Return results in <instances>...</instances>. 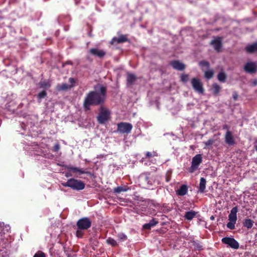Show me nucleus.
Returning <instances> with one entry per match:
<instances>
[{
    "label": "nucleus",
    "mask_w": 257,
    "mask_h": 257,
    "mask_svg": "<svg viewBox=\"0 0 257 257\" xmlns=\"http://www.w3.org/2000/svg\"><path fill=\"white\" fill-rule=\"evenodd\" d=\"M106 88L102 85H97L95 90L87 93L84 99L83 107L85 111L90 110L91 106L103 105L106 97Z\"/></svg>",
    "instance_id": "1"
},
{
    "label": "nucleus",
    "mask_w": 257,
    "mask_h": 257,
    "mask_svg": "<svg viewBox=\"0 0 257 257\" xmlns=\"http://www.w3.org/2000/svg\"><path fill=\"white\" fill-rule=\"evenodd\" d=\"M61 184L64 187H70L74 190H82L85 188V183L83 181L74 178H71Z\"/></svg>",
    "instance_id": "2"
},
{
    "label": "nucleus",
    "mask_w": 257,
    "mask_h": 257,
    "mask_svg": "<svg viewBox=\"0 0 257 257\" xmlns=\"http://www.w3.org/2000/svg\"><path fill=\"white\" fill-rule=\"evenodd\" d=\"M99 111L100 112L97 116V121L99 124H103L109 119L110 112L103 105L100 106Z\"/></svg>",
    "instance_id": "3"
},
{
    "label": "nucleus",
    "mask_w": 257,
    "mask_h": 257,
    "mask_svg": "<svg viewBox=\"0 0 257 257\" xmlns=\"http://www.w3.org/2000/svg\"><path fill=\"white\" fill-rule=\"evenodd\" d=\"M92 224V221L87 217L79 219L76 223L77 229L87 230L89 228Z\"/></svg>",
    "instance_id": "4"
},
{
    "label": "nucleus",
    "mask_w": 257,
    "mask_h": 257,
    "mask_svg": "<svg viewBox=\"0 0 257 257\" xmlns=\"http://www.w3.org/2000/svg\"><path fill=\"white\" fill-rule=\"evenodd\" d=\"M191 82L193 88L196 92L200 94L204 93V89L200 79L198 78H193L191 79Z\"/></svg>",
    "instance_id": "5"
},
{
    "label": "nucleus",
    "mask_w": 257,
    "mask_h": 257,
    "mask_svg": "<svg viewBox=\"0 0 257 257\" xmlns=\"http://www.w3.org/2000/svg\"><path fill=\"white\" fill-rule=\"evenodd\" d=\"M117 125V132L120 134H129L133 128L132 124L125 122H119Z\"/></svg>",
    "instance_id": "6"
},
{
    "label": "nucleus",
    "mask_w": 257,
    "mask_h": 257,
    "mask_svg": "<svg viewBox=\"0 0 257 257\" xmlns=\"http://www.w3.org/2000/svg\"><path fill=\"white\" fill-rule=\"evenodd\" d=\"M202 162V157L201 154H197L193 157L191 162V166L189 168L190 173H193L198 169L199 165Z\"/></svg>",
    "instance_id": "7"
},
{
    "label": "nucleus",
    "mask_w": 257,
    "mask_h": 257,
    "mask_svg": "<svg viewBox=\"0 0 257 257\" xmlns=\"http://www.w3.org/2000/svg\"><path fill=\"white\" fill-rule=\"evenodd\" d=\"M221 242L223 244L228 245L233 249H237L239 247V243L234 238L225 237L221 239Z\"/></svg>",
    "instance_id": "8"
},
{
    "label": "nucleus",
    "mask_w": 257,
    "mask_h": 257,
    "mask_svg": "<svg viewBox=\"0 0 257 257\" xmlns=\"http://www.w3.org/2000/svg\"><path fill=\"white\" fill-rule=\"evenodd\" d=\"M244 70L249 74H253L257 71V63L247 62L244 66Z\"/></svg>",
    "instance_id": "9"
},
{
    "label": "nucleus",
    "mask_w": 257,
    "mask_h": 257,
    "mask_svg": "<svg viewBox=\"0 0 257 257\" xmlns=\"http://www.w3.org/2000/svg\"><path fill=\"white\" fill-rule=\"evenodd\" d=\"M88 52L92 56L101 59L106 55V52L102 49H99L97 48H91L89 50Z\"/></svg>",
    "instance_id": "10"
},
{
    "label": "nucleus",
    "mask_w": 257,
    "mask_h": 257,
    "mask_svg": "<svg viewBox=\"0 0 257 257\" xmlns=\"http://www.w3.org/2000/svg\"><path fill=\"white\" fill-rule=\"evenodd\" d=\"M65 168L69 171H72L74 173H78L79 174H87L90 176L92 175V174L89 172L84 170L83 169L73 167L71 166H66Z\"/></svg>",
    "instance_id": "11"
},
{
    "label": "nucleus",
    "mask_w": 257,
    "mask_h": 257,
    "mask_svg": "<svg viewBox=\"0 0 257 257\" xmlns=\"http://www.w3.org/2000/svg\"><path fill=\"white\" fill-rule=\"evenodd\" d=\"M224 139L225 143L229 146H232L235 144L232 133L230 131H227L226 132Z\"/></svg>",
    "instance_id": "12"
},
{
    "label": "nucleus",
    "mask_w": 257,
    "mask_h": 257,
    "mask_svg": "<svg viewBox=\"0 0 257 257\" xmlns=\"http://www.w3.org/2000/svg\"><path fill=\"white\" fill-rule=\"evenodd\" d=\"M170 65L174 69L179 71H183L185 68V65L183 63L180 62L178 60H174L171 61L170 62Z\"/></svg>",
    "instance_id": "13"
},
{
    "label": "nucleus",
    "mask_w": 257,
    "mask_h": 257,
    "mask_svg": "<svg viewBox=\"0 0 257 257\" xmlns=\"http://www.w3.org/2000/svg\"><path fill=\"white\" fill-rule=\"evenodd\" d=\"M210 44L213 46L214 49L217 52H220L222 47L221 40L220 37H217L216 39L212 40L210 42Z\"/></svg>",
    "instance_id": "14"
},
{
    "label": "nucleus",
    "mask_w": 257,
    "mask_h": 257,
    "mask_svg": "<svg viewBox=\"0 0 257 257\" xmlns=\"http://www.w3.org/2000/svg\"><path fill=\"white\" fill-rule=\"evenodd\" d=\"M238 211V209L236 206L233 207L230 211V213L228 215L229 220L232 222H236L237 215L236 213Z\"/></svg>",
    "instance_id": "15"
},
{
    "label": "nucleus",
    "mask_w": 257,
    "mask_h": 257,
    "mask_svg": "<svg viewBox=\"0 0 257 257\" xmlns=\"http://www.w3.org/2000/svg\"><path fill=\"white\" fill-rule=\"evenodd\" d=\"M128 41V39L126 36L125 35H121L118 38L114 37L112 39L111 43H116L117 44L122 43L124 42H126Z\"/></svg>",
    "instance_id": "16"
},
{
    "label": "nucleus",
    "mask_w": 257,
    "mask_h": 257,
    "mask_svg": "<svg viewBox=\"0 0 257 257\" xmlns=\"http://www.w3.org/2000/svg\"><path fill=\"white\" fill-rule=\"evenodd\" d=\"M188 192V186L186 185H182L176 191V194L179 196H184Z\"/></svg>",
    "instance_id": "17"
},
{
    "label": "nucleus",
    "mask_w": 257,
    "mask_h": 257,
    "mask_svg": "<svg viewBox=\"0 0 257 257\" xmlns=\"http://www.w3.org/2000/svg\"><path fill=\"white\" fill-rule=\"evenodd\" d=\"M158 223V222L153 218L149 223L143 225V228L145 229L150 230L152 227L155 226Z\"/></svg>",
    "instance_id": "18"
},
{
    "label": "nucleus",
    "mask_w": 257,
    "mask_h": 257,
    "mask_svg": "<svg viewBox=\"0 0 257 257\" xmlns=\"http://www.w3.org/2000/svg\"><path fill=\"white\" fill-rule=\"evenodd\" d=\"M245 50L249 53L257 52V42L249 45L245 47Z\"/></svg>",
    "instance_id": "19"
},
{
    "label": "nucleus",
    "mask_w": 257,
    "mask_h": 257,
    "mask_svg": "<svg viewBox=\"0 0 257 257\" xmlns=\"http://www.w3.org/2000/svg\"><path fill=\"white\" fill-rule=\"evenodd\" d=\"M197 212L194 210H191L185 212V215L184 216L185 219L191 221L194 218L197 214Z\"/></svg>",
    "instance_id": "20"
},
{
    "label": "nucleus",
    "mask_w": 257,
    "mask_h": 257,
    "mask_svg": "<svg viewBox=\"0 0 257 257\" xmlns=\"http://www.w3.org/2000/svg\"><path fill=\"white\" fill-rule=\"evenodd\" d=\"M221 89V86L216 83H214L212 84L211 90L214 95H218Z\"/></svg>",
    "instance_id": "21"
},
{
    "label": "nucleus",
    "mask_w": 257,
    "mask_h": 257,
    "mask_svg": "<svg viewBox=\"0 0 257 257\" xmlns=\"http://www.w3.org/2000/svg\"><path fill=\"white\" fill-rule=\"evenodd\" d=\"M74 85H70L66 83H62L57 86V89L58 91H65L67 89L73 87Z\"/></svg>",
    "instance_id": "22"
},
{
    "label": "nucleus",
    "mask_w": 257,
    "mask_h": 257,
    "mask_svg": "<svg viewBox=\"0 0 257 257\" xmlns=\"http://www.w3.org/2000/svg\"><path fill=\"white\" fill-rule=\"evenodd\" d=\"M206 179L203 177L201 178L199 183V191L203 193L206 188Z\"/></svg>",
    "instance_id": "23"
},
{
    "label": "nucleus",
    "mask_w": 257,
    "mask_h": 257,
    "mask_svg": "<svg viewBox=\"0 0 257 257\" xmlns=\"http://www.w3.org/2000/svg\"><path fill=\"white\" fill-rule=\"evenodd\" d=\"M137 79L136 75L134 74L128 73L127 74V83L130 85L133 84Z\"/></svg>",
    "instance_id": "24"
},
{
    "label": "nucleus",
    "mask_w": 257,
    "mask_h": 257,
    "mask_svg": "<svg viewBox=\"0 0 257 257\" xmlns=\"http://www.w3.org/2000/svg\"><path fill=\"white\" fill-rule=\"evenodd\" d=\"M253 224V221L250 219L246 218L244 220L243 225L244 227H246L247 229H249L252 227Z\"/></svg>",
    "instance_id": "25"
},
{
    "label": "nucleus",
    "mask_w": 257,
    "mask_h": 257,
    "mask_svg": "<svg viewBox=\"0 0 257 257\" xmlns=\"http://www.w3.org/2000/svg\"><path fill=\"white\" fill-rule=\"evenodd\" d=\"M217 79L221 82H225L227 79V75L224 72L221 71L217 75Z\"/></svg>",
    "instance_id": "26"
},
{
    "label": "nucleus",
    "mask_w": 257,
    "mask_h": 257,
    "mask_svg": "<svg viewBox=\"0 0 257 257\" xmlns=\"http://www.w3.org/2000/svg\"><path fill=\"white\" fill-rule=\"evenodd\" d=\"M128 190V188L126 186H118L113 189L114 192L116 193H120L121 192H126Z\"/></svg>",
    "instance_id": "27"
},
{
    "label": "nucleus",
    "mask_w": 257,
    "mask_h": 257,
    "mask_svg": "<svg viewBox=\"0 0 257 257\" xmlns=\"http://www.w3.org/2000/svg\"><path fill=\"white\" fill-rule=\"evenodd\" d=\"M40 88L43 89L48 88L51 86V83L49 81H41L39 83Z\"/></svg>",
    "instance_id": "28"
},
{
    "label": "nucleus",
    "mask_w": 257,
    "mask_h": 257,
    "mask_svg": "<svg viewBox=\"0 0 257 257\" xmlns=\"http://www.w3.org/2000/svg\"><path fill=\"white\" fill-rule=\"evenodd\" d=\"M214 75V72L212 70L205 71L204 76L207 79L212 78Z\"/></svg>",
    "instance_id": "29"
},
{
    "label": "nucleus",
    "mask_w": 257,
    "mask_h": 257,
    "mask_svg": "<svg viewBox=\"0 0 257 257\" xmlns=\"http://www.w3.org/2000/svg\"><path fill=\"white\" fill-rule=\"evenodd\" d=\"M106 242L107 244H110L112 246H116L117 245L116 241L111 237H108L106 239Z\"/></svg>",
    "instance_id": "30"
},
{
    "label": "nucleus",
    "mask_w": 257,
    "mask_h": 257,
    "mask_svg": "<svg viewBox=\"0 0 257 257\" xmlns=\"http://www.w3.org/2000/svg\"><path fill=\"white\" fill-rule=\"evenodd\" d=\"M47 92L45 90L40 92L37 95L39 102H40L42 98H45L47 96Z\"/></svg>",
    "instance_id": "31"
},
{
    "label": "nucleus",
    "mask_w": 257,
    "mask_h": 257,
    "mask_svg": "<svg viewBox=\"0 0 257 257\" xmlns=\"http://www.w3.org/2000/svg\"><path fill=\"white\" fill-rule=\"evenodd\" d=\"M199 65L203 67H206L209 68L210 66L209 63L206 61H202L199 62Z\"/></svg>",
    "instance_id": "32"
},
{
    "label": "nucleus",
    "mask_w": 257,
    "mask_h": 257,
    "mask_svg": "<svg viewBox=\"0 0 257 257\" xmlns=\"http://www.w3.org/2000/svg\"><path fill=\"white\" fill-rule=\"evenodd\" d=\"M181 80L184 83H186L189 80V75L186 74H182L181 75Z\"/></svg>",
    "instance_id": "33"
},
{
    "label": "nucleus",
    "mask_w": 257,
    "mask_h": 257,
    "mask_svg": "<svg viewBox=\"0 0 257 257\" xmlns=\"http://www.w3.org/2000/svg\"><path fill=\"white\" fill-rule=\"evenodd\" d=\"M33 257H46V255L43 251L39 250L35 253Z\"/></svg>",
    "instance_id": "34"
},
{
    "label": "nucleus",
    "mask_w": 257,
    "mask_h": 257,
    "mask_svg": "<svg viewBox=\"0 0 257 257\" xmlns=\"http://www.w3.org/2000/svg\"><path fill=\"white\" fill-rule=\"evenodd\" d=\"M83 229H78L76 231V235L77 237L82 238L84 235V232L82 231Z\"/></svg>",
    "instance_id": "35"
},
{
    "label": "nucleus",
    "mask_w": 257,
    "mask_h": 257,
    "mask_svg": "<svg viewBox=\"0 0 257 257\" xmlns=\"http://www.w3.org/2000/svg\"><path fill=\"white\" fill-rule=\"evenodd\" d=\"M158 154L157 152L153 151V152H147L146 154V158L153 157L157 156Z\"/></svg>",
    "instance_id": "36"
},
{
    "label": "nucleus",
    "mask_w": 257,
    "mask_h": 257,
    "mask_svg": "<svg viewBox=\"0 0 257 257\" xmlns=\"http://www.w3.org/2000/svg\"><path fill=\"white\" fill-rule=\"evenodd\" d=\"M117 237L120 241H124L127 239V236L123 233L118 234Z\"/></svg>",
    "instance_id": "37"
},
{
    "label": "nucleus",
    "mask_w": 257,
    "mask_h": 257,
    "mask_svg": "<svg viewBox=\"0 0 257 257\" xmlns=\"http://www.w3.org/2000/svg\"><path fill=\"white\" fill-rule=\"evenodd\" d=\"M236 222L230 221L227 223V227L230 229H233L235 228Z\"/></svg>",
    "instance_id": "38"
},
{
    "label": "nucleus",
    "mask_w": 257,
    "mask_h": 257,
    "mask_svg": "<svg viewBox=\"0 0 257 257\" xmlns=\"http://www.w3.org/2000/svg\"><path fill=\"white\" fill-rule=\"evenodd\" d=\"M193 245L194 246L195 248L198 250H200L203 249L202 245H201L199 242H194Z\"/></svg>",
    "instance_id": "39"
},
{
    "label": "nucleus",
    "mask_w": 257,
    "mask_h": 257,
    "mask_svg": "<svg viewBox=\"0 0 257 257\" xmlns=\"http://www.w3.org/2000/svg\"><path fill=\"white\" fill-rule=\"evenodd\" d=\"M141 178L143 179L145 182L147 183L148 184H152V183H150L149 177L147 175H142L141 177Z\"/></svg>",
    "instance_id": "40"
},
{
    "label": "nucleus",
    "mask_w": 257,
    "mask_h": 257,
    "mask_svg": "<svg viewBox=\"0 0 257 257\" xmlns=\"http://www.w3.org/2000/svg\"><path fill=\"white\" fill-rule=\"evenodd\" d=\"M214 143V141L213 139H209L207 141L204 142V144L205 146L208 147L212 145Z\"/></svg>",
    "instance_id": "41"
},
{
    "label": "nucleus",
    "mask_w": 257,
    "mask_h": 257,
    "mask_svg": "<svg viewBox=\"0 0 257 257\" xmlns=\"http://www.w3.org/2000/svg\"><path fill=\"white\" fill-rule=\"evenodd\" d=\"M60 148V145L59 144H57L53 147L52 151L54 152H57L59 150Z\"/></svg>",
    "instance_id": "42"
},
{
    "label": "nucleus",
    "mask_w": 257,
    "mask_h": 257,
    "mask_svg": "<svg viewBox=\"0 0 257 257\" xmlns=\"http://www.w3.org/2000/svg\"><path fill=\"white\" fill-rule=\"evenodd\" d=\"M69 82L71 84V85H74V84L75 83L76 81L74 78L70 77L69 79Z\"/></svg>",
    "instance_id": "43"
},
{
    "label": "nucleus",
    "mask_w": 257,
    "mask_h": 257,
    "mask_svg": "<svg viewBox=\"0 0 257 257\" xmlns=\"http://www.w3.org/2000/svg\"><path fill=\"white\" fill-rule=\"evenodd\" d=\"M238 97V95L236 93H235L233 95V98L234 100H236L237 98Z\"/></svg>",
    "instance_id": "44"
},
{
    "label": "nucleus",
    "mask_w": 257,
    "mask_h": 257,
    "mask_svg": "<svg viewBox=\"0 0 257 257\" xmlns=\"http://www.w3.org/2000/svg\"><path fill=\"white\" fill-rule=\"evenodd\" d=\"M229 128V127L227 124H224L223 125V130H228Z\"/></svg>",
    "instance_id": "45"
},
{
    "label": "nucleus",
    "mask_w": 257,
    "mask_h": 257,
    "mask_svg": "<svg viewBox=\"0 0 257 257\" xmlns=\"http://www.w3.org/2000/svg\"><path fill=\"white\" fill-rule=\"evenodd\" d=\"M72 176V174L70 173H66V174H65V176L67 177H70Z\"/></svg>",
    "instance_id": "46"
},
{
    "label": "nucleus",
    "mask_w": 257,
    "mask_h": 257,
    "mask_svg": "<svg viewBox=\"0 0 257 257\" xmlns=\"http://www.w3.org/2000/svg\"><path fill=\"white\" fill-rule=\"evenodd\" d=\"M254 148L255 149V151L257 152V145L254 146Z\"/></svg>",
    "instance_id": "47"
},
{
    "label": "nucleus",
    "mask_w": 257,
    "mask_h": 257,
    "mask_svg": "<svg viewBox=\"0 0 257 257\" xmlns=\"http://www.w3.org/2000/svg\"><path fill=\"white\" fill-rule=\"evenodd\" d=\"M211 219L213 220L214 219V217L213 216H212L211 217H210Z\"/></svg>",
    "instance_id": "48"
},
{
    "label": "nucleus",
    "mask_w": 257,
    "mask_h": 257,
    "mask_svg": "<svg viewBox=\"0 0 257 257\" xmlns=\"http://www.w3.org/2000/svg\"><path fill=\"white\" fill-rule=\"evenodd\" d=\"M169 181V178H166V181H167V182H168Z\"/></svg>",
    "instance_id": "49"
}]
</instances>
